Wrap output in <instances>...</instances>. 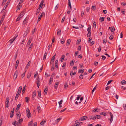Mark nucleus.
<instances>
[{
    "instance_id": "obj_28",
    "label": "nucleus",
    "mask_w": 126,
    "mask_h": 126,
    "mask_svg": "<svg viewBox=\"0 0 126 126\" xmlns=\"http://www.w3.org/2000/svg\"><path fill=\"white\" fill-rule=\"evenodd\" d=\"M115 30V28L113 26L111 28L110 31L111 32H112L114 31Z\"/></svg>"
},
{
    "instance_id": "obj_56",
    "label": "nucleus",
    "mask_w": 126,
    "mask_h": 126,
    "mask_svg": "<svg viewBox=\"0 0 126 126\" xmlns=\"http://www.w3.org/2000/svg\"><path fill=\"white\" fill-rule=\"evenodd\" d=\"M68 87V85L67 83H65L64 84V88L65 89H66V88H67Z\"/></svg>"
},
{
    "instance_id": "obj_1",
    "label": "nucleus",
    "mask_w": 126,
    "mask_h": 126,
    "mask_svg": "<svg viewBox=\"0 0 126 126\" xmlns=\"http://www.w3.org/2000/svg\"><path fill=\"white\" fill-rule=\"evenodd\" d=\"M18 36V34H16L15 35L12 39H11L9 41V43L12 44L13 42L15 41L16 38H17Z\"/></svg>"
},
{
    "instance_id": "obj_42",
    "label": "nucleus",
    "mask_w": 126,
    "mask_h": 126,
    "mask_svg": "<svg viewBox=\"0 0 126 126\" xmlns=\"http://www.w3.org/2000/svg\"><path fill=\"white\" fill-rule=\"evenodd\" d=\"M41 9H39V8H38L37 10V11H36V14L37 15L40 12V10Z\"/></svg>"
},
{
    "instance_id": "obj_20",
    "label": "nucleus",
    "mask_w": 126,
    "mask_h": 126,
    "mask_svg": "<svg viewBox=\"0 0 126 126\" xmlns=\"http://www.w3.org/2000/svg\"><path fill=\"white\" fill-rule=\"evenodd\" d=\"M36 92L35 90H34V91L33 92V93L32 96V98H34L36 95Z\"/></svg>"
},
{
    "instance_id": "obj_33",
    "label": "nucleus",
    "mask_w": 126,
    "mask_h": 126,
    "mask_svg": "<svg viewBox=\"0 0 126 126\" xmlns=\"http://www.w3.org/2000/svg\"><path fill=\"white\" fill-rule=\"evenodd\" d=\"M87 31L88 32L90 33V32H91V27H89L87 29Z\"/></svg>"
},
{
    "instance_id": "obj_31",
    "label": "nucleus",
    "mask_w": 126,
    "mask_h": 126,
    "mask_svg": "<svg viewBox=\"0 0 126 126\" xmlns=\"http://www.w3.org/2000/svg\"><path fill=\"white\" fill-rule=\"evenodd\" d=\"M18 123V122L16 121H15L14 122L12 123V124L15 126H16Z\"/></svg>"
},
{
    "instance_id": "obj_45",
    "label": "nucleus",
    "mask_w": 126,
    "mask_h": 126,
    "mask_svg": "<svg viewBox=\"0 0 126 126\" xmlns=\"http://www.w3.org/2000/svg\"><path fill=\"white\" fill-rule=\"evenodd\" d=\"M42 15H40V16L38 18V21H39L41 19V18L42 17Z\"/></svg>"
},
{
    "instance_id": "obj_6",
    "label": "nucleus",
    "mask_w": 126,
    "mask_h": 126,
    "mask_svg": "<svg viewBox=\"0 0 126 126\" xmlns=\"http://www.w3.org/2000/svg\"><path fill=\"white\" fill-rule=\"evenodd\" d=\"M18 74V72L16 71L15 72L13 77V78L14 80H15L17 78Z\"/></svg>"
},
{
    "instance_id": "obj_8",
    "label": "nucleus",
    "mask_w": 126,
    "mask_h": 126,
    "mask_svg": "<svg viewBox=\"0 0 126 126\" xmlns=\"http://www.w3.org/2000/svg\"><path fill=\"white\" fill-rule=\"evenodd\" d=\"M88 117L87 116H83L82 117L80 118L79 119V120L83 121L87 119Z\"/></svg>"
},
{
    "instance_id": "obj_5",
    "label": "nucleus",
    "mask_w": 126,
    "mask_h": 126,
    "mask_svg": "<svg viewBox=\"0 0 126 126\" xmlns=\"http://www.w3.org/2000/svg\"><path fill=\"white\" fill-rule=\"evenodd\" d=\"M27 116L28 118H29L31 117V114L30 113V111L29 109L27 110Z\"/></svg>"
},
{
    "instance_id": "obj_11",
    "label": "nucleus",
    "mask_w": 126,
    "mask_h": 126,
    "mask_svg": "<svg viewBox=\"0 0 126 126\" xmlns=\"http://www.w3.org/2000/svg\"><path fill=\"white\" fill-rule=\"evenodd\" d=\"M46 120L45 119L44 120H43L40 123V125L41 126H44V124L46 122Z\"/></svg>"
},
{
    "instance_id": "obj_25",
    "label": "nucleus",
    "mask_w": 126,
    "mask_h": 126,
    "mask_svg": "<svg viewBox=\"0 0 126 126\" xmlns=\"http://www.w3.org/2000/svg\"><path fill=\"white\" fill-rule=\"evenodd\" d=\"M121 84L122 85L126 84V81L125 80H122L121 81Z\"/></svg>"
},
{
    "instance_id": "obj_35",
    "label": "nucleus",
    "mask_w": 126,
    "mask_h": 126,
    "mask_svg": "<svg viewBox=\"0 0 126 126\" xmlns=\"http://www.w3.org/2000/svg\"><path fill=\"white\" fill-rule=\"evenodd\" d=\"M84 72V69H80L78 72L79 73H82Z\"/></svg>"
},
{
    "instance_id": "obj_10",
    "label": "nucleus",
    "mask_w": 126,
    "mask_h": 126,
    "mask_svg": "<svg viewBox=\"0 0 126 126\" xmlns=\"http://www.w3.org/2000/svg\"><path fill=\"white\" fill-rule=\"evenodd\" d=\"M43 3H44V1H43V0H42L40 2V3L39 5V8H39V9H41Z\"/></svg>"
},
{
    "instance_id": "obj_46",
    "label": "nucleus",
    "mask_w": 126,
    "mask_h": 126,
    "mask_svg": "<svg viewBox=\"0 0 126 126\" xmlns=\"http://www.w3.org/2000/svg\"><path fill=\"white\" fill-rule=\"evenodd\" d=\"M100 20L102 21L104 20V18L102 17H101L100 18Z\"/></svg>"
},
{
    "instance_id": "obj_23",
    "label": "nucleus",
    "mask_w": 126,
    "mask_h": 126,
    "mask_svg": "<svg viewBox=\"0 0 126 126\" xmlns=\"http://www.w3.org/2000/svg\"><path fill=\"white\" fill-rule=\"evenodd\" d=\"M65 57V55H63L61 57V58L60 59V60L61 62H62L63 61L64 58Z\"/></svg>"
},
{
    "instance_id": "obj_16",
    "label": "nucleus",
    "mask_w": 126,
    "mask_h": 126,
    "mask_svg": "<svg viewBox=\"0 0 126 126\" xmlns=\"http://www.w3.org/2000/svg\"><path fill=\"white\" fill-rule=\"evenodd\" d=\"M89 118L90 119L95 120L96 119V117L95 116H93L91 115L89 116Z\"/></svg>"
},
{
    "instance_id": "obj_51",
    "label": "nucleus",
    "mask_w": 126,
    "mask_h": 126,
    "mask_svg": "<svg viewBox=\"0 0 126 126\" xmlns=\"http://www.w3.org/2000/svg\"><path fill=\"white\" fill-rule=\"evenodd\" d=\"M21 105V104H18L17 107L16 109L18 110L20 108Z\"/></svg>"
},
{
    "instance_id": "obj_22",
    "label": "nucleus",
    "mask_w": 126,
    "mask_h": 126,
    "mask_svg": "<svg viewBox=\"0 0 126 126\" xmlns=\"http://www.w3.org/2000/svg\"><path fill=\"white\" fill-rule=\"evenodd\" d=\"M32 74L31 73V72H29L28 73L27 75V78L28 79L31 76Z\"/></svg>"
},
{
    "instance_id": "obj_12",
    "label": "nucleus",
    "mask_w": 126,
    "mask_h": 126,
    "mask_svg": "<svg viewBox=\"0 0 126 126\" xmlns=\"http://www.w3.org/2000/svg\"><path fill=\"white\" fill-rule=\"evenodd\" d=\"M108 112H107L103 111L100 113V114L101 115H103L104 116H106L108 113Z\"/></svg>"
},
{
    "instance_id": "obj_27",
    "label": "nucleus",
    "mask_w": 126,
    "mask_h": 126,
    "mask_svg": "<svg viewBox=\"0 0 126 126\" xmlns=\"http://www.w3.org/2000/svg\"><path fill=\"white\" fill-rule=\"evenodd\" d=\"M26 85H25L23 87V90L22 91V92L23 93H24V92H25V89H26Z\"/></svg>"
},
{
    "instance_id": "obj_54",
    "label": "nucleus",
    "mask_w": 126,
    "mask_h": 126,
    "mask_svg": "<svg viewBox=\"0 0 126 126\" xmlns=\"http://www.w3.org/2000/svg\"><path fill=\"white\" fill-rule=\"evenodd\" d=\"M113 38V35H111L109 37V38L110 40H111Z\"/></svg>"
},
{
    "instance_id": "obj_53",
    "label": "nucleus",
    "mask_w": 126,
    "mask_h": 126,
    "mask_svg": "<svg viewBox=\"0 0 126 126\" xmlns=\"http://www.w3.org/2000/svg\"><path fill=\"white\" fill-rule=\"evenodd\" d=\"M91 32H90V33L88 32V33L87 34V37H90L91 35Z\"/></svg>"
},
{
    "instance_id": "obj_26",
    "label": "nucleus",
    "mask_w": 126,
    "mask_h": 126,
    "mask_svg": "<svg viewBox=\"0 0 126 126\" xmlns=\"http://www.w3.org/2000/svg\"><path fill=\"white\" fill-rule=\"evenodd\" d=\"M16 115H17V118H20V116H21V114L19 112H18L17 113Z\"/></svg>"
},
{
    "instance_id": "obj_9",
    "label": "nucleus",
    "mask_w": 126,
    "mask_h": 126,
    "mask_svg": "<svg viewBox=\"0 0 126 126\" xmlns=\"http://www.w3.org/2000/svg\"><path fill=\"white\" fill-rule=\"evenodd\" d=\"M31 41L32 39L31 38H30L29 39V40L26 45V46L27 47H28L29 46Z\"/></svg>"
},
{
    "instance_id": "obj_32",
    "label": "nucleus",
    "mask_w": 126,
    "mask_h": 126,
    "mask_svg": "<svg viewBox=\"0 0 126 126\" xmlns=\"http://www.w3.org/2000/svg\"><path fill=\"white\" fill-rule=\"evenodd\" d=\"M76 74V72H74L73 73V71H71V72L70 73V75L71 76L72 75H75Z\"/></svg>"
},
{
    "instance_id": "obj_61",
    "label": "nucleus",
    "mask_w": 126,
    "mask_h": 126,
    "mask_svg": "<svg viewBox=\"0 0 126 126\" xmlns=\"http://www.w3.org/2000/svg\"><path fill=\"white\" fill-rule=\"evenodd\" d=\"M61 32V31L60 30H58V31L57 32V35H58L59 34L60 35V34H59V33Z\"/></svg>"
},
{
    "instance_id": "obj_43",
    "label": "nucleus",
    "mask_w": 126,
    "mask_h": 126,
    "mask_svg": "<svg viewBox=\"0 0 126 126\" xmlns=\"http://www.w3.org/2000/svg\"><path fill=\"white\" fill-rule=\"evenodd\" d=\"M23 119L22 118H21L19 119L18 121V123H20L22 122L23 121Z\"/></svg>"
},
{
    "instance_id": "obj_48",
    "label": "nucleus",
    "mask_w": 126,
    "mask_h": 126,
    "mask_svg": "<svg viewBox=\"0 0 126 126\" xmlns=\"http://www.w3.org/2000/svg\"><path fill=\"white\" fill-rule=\"evenodd\" d=\"M63 102V100H61L58 103L59 105H61V104Z\"/></svg>"
},
{
    "instance_id": "obj_37",
    "label": "nucleus",
    "mask_w": 126,
    "mask_h": 126,
    "mask_svg": "<svg viewBox=\"0 0 126 126\" xmlns=\"http://www.w3.org/2000/svg\"><path fill=\"white\" fill-rule=\"evenodd\" d=\"M71 42V41L70 40V39L68 40H67V45H69L70 43Z\"/></svg>"
},
{
    "instance_id": "obj_40",
    "label": "nucleus",
    "mask_w": 126,
    "mask_h": 126,
    "mask_svg": "<svg viewBox=\"0 0 126 126\" xmlns=\"http://www.w3.org/2000/svg\"><path fill=\"white\" fill-rule=\"evenodd\" d=\"M97 86V85H96V86L94 87V89L92 90V94H93V92H94V90L96 89Z\"/></svg>"
},
{
    "instance_id": "obj_36",
    "label": "nucleus",
    "mask_w": 126,
    "mask_h": 126,
    "mask_svg": "<svg viewBox=\"0 0 126 126\" xmlns=\"http://www.w3.org/2000/svg\"><path fill=\"white\" fill-rule=\"evenodd\" d=\"M22 17H21L20 16H19V15L18 16V17L16 19V21H18L21 18H22Z\"/></svg>"
},
{
    "instance_id": "obj_13",
    "label": "nucleus",
    "mask_w": 126,
    "mask_h": 126,
    "mask_svg": "<svg viewBox=\"0 0 126 126\" xmlns=\"http://www.w3.org/2000/svg\"><path fill=\"white\" fill-rule=\"evenodd\" d=\"M20 93L19 92H17L16 94V96L15 97V100H16L18 98V97L19 95H20V93Z\"/></svg>"
},
{
    "instance_id": "obj_50",
    "label": "nucleus",
    "mask_w": 126,
    "mask_h": 126,
    "mask_svg": "<svg viewBox=\"0 0 126 126\" xmlns=\"http://www.w3.org/2000/svg\"><path fill=\"white\" fill-rule=\"evenodd\" d=\"M81 122H80L79 124H77L75 125V126H80L81 125Z\"/></svg>"
},
{
    "instance_id": "obj_38",
    "label": "nucleus",
    "mask_w": 126,
    "mask_h": 126,
    "mask_svg": "<svg viewBox=\"0 0 126 126\" xmlns=\"http://www.w3.org/2000/svg\"><path fill=\"white\" fill-rule=\"evenodd\" d=\"M66 65V63H63V66L62 67V69H63L65 68V66Z\"/></svg>"
},
{
    "instance_id": "obj_57",
    "label": "nucleus",
    "mask_w": 126,
    "mask_h": 126,
    "mask_svg": "<svg viewBox=\"0 0 126 126\" xmlns=\"http://www.w3.org/2000/svg\"><path fill=\"white\" fill-rule=\"evenodd\" d=\"M95 7L94 6H92V9L93 10H94L95 9Z\"/></svg>"
},
{
    "instance_id": "obj_52",
    "label": "nucleus",
    "mask_w": 126,
    "mask_h": 126,
    "mask_svg": "<svg viewBox=\"0 0 126 126\" xmlns=\"http://www.w3.org/2000/svg\"><path fill=\"white\" fill-rule=\"evenodd\" d=\"M38 111V112L40 111L41 109V108L39 106H38L37 107Z\"/></svg>"
},
{
    "instance_id": "obj_21",
    "label": "nucleus",
    "mask_w": 126,
    "mask_h": 126,
    "mask_svg": "<svg viewBox=\"0 0 126 126\" xmlns=\"http://www.w3.org/2000/svg\"><path fill=\"white\" fill-rule=\"evenodd\" d=\"M41 95V91H39L38 93V98L39 99L40 98Z\"/></svg>"
},
{
    "instance_id": "obj_3",
    "label": "nucleus",
    "mask_w": 126,
    "mask_h": 126,
    "mask_svg": "<svg viewBox=\"0 0 126 126\" xmlns=\"http://www.w3.org/2000/svg\"><path fill=\"white\" fill-rule=\"evenodd\" d=\"M9 99L8 97H7L6 99V101L5 102V107L6 108H8V103L9 101Z\"/></svg>"
},
{
    "instance_id": "obj_58",
    "label": "nucleus",
    "mask_w": 126,
    "mask_h": 126,
    "mask_svg": "<svg viewBox=\"0 0 126 126\" xmlns=\"http://www.w3.org/2000/svg\"><path fill=\"white\" fill-rule=\"evenodd\" d=\"M65 16H64L63 17V18L62 20V21H61L62 23L63 22H64V20H65Z\"/></svg>"
},
{
    "instance_id": "obj_64",
    "label": "nucleus",
    "mask_w": 126,
    "mask_h": 126,
    "mask_svg": "<svg viewBox=\"0 0 126 126\" xmlns=\"http://www.w3.org/2000/svg\"><path fill=\"white\" fill-rule=\"evenodd\" d=\"M2 123V121L1 118L0 120V126H1Z\"/></svg>"
},
{
    "instance_id": "obj_49",
    "label": "nucleus",
    "mask_w": 126,
    "mask_h": 126,
    "mask_svg": "<svg viewBox=\"0 0 126 126\" xmlns=\"http://www.w3.org/2000/svg\"><path fill=\"white\" fill-rule=\"evenodd\" d=\"M26 72V71H25L24 73H23L21 75V77L22 78H23L25 76V72Z\"/></svg>"
},
{
    "instance_id": "obj_29",
    "label": "nucleus",
    "mask_w": 126,
    "mask_h": 126,
    "mask_svg": "<svg viewBox=\"0 0 126 126\" xmlns=\"http://www.w3.org/2000/svg\"><path fill=\"white\" fill-rule=\"evenodd\" d=\"M33 123L32 120L28 123V126H32Z\"/></svg>"
},
{
    "instance_id": "obj_2",
    "label": "nucleus",
    "mask_w": 126,
    "mask_h": 126,
    "mask_svg": "<svg viewBox=\"0 0 126 126\" xmlns=\"http://www.w3.org/2000/svg\"><path fill=\"white\" fill-rule=\"evenodd\" d=\"M109 114H110V119H109V120L110 121V123H111L112 122L113 119V114L112 113L110 112H108Z\"/></svg>"
},
{
    "instance_id": "obj_30",
    "label": "nucleus",
    "mask_w": 126,
    "mask_h": 126,
    "mask_svg": "<svg viewBox=\"0 0 126 126\" xmlns=\"http://www.w3.org/2000/svg\"><path fill=\"white\" fill-rule=\"evenodd\" d=\"M22 88V86H20L19 88L17 91L18 92L21 93V91Z\"/></svg>"
},
{
    "instance_id": "obj_34",
    "label": "nucleus",
    "mask_w": 126,
    "mask_h": 126,
    "mask_svg": "<svg viewBox=\"0 0 126 126\" xmlns=\"http://www.w3.org/2000/svg\"><path fill=\"white\" fill-rule=\"evenodd\" d=\"M93 27L95 29L96 28V23L95 21H93Z\"/></svg>"
},
{
    "instance_id": "obj_18",
    "label": "nucleus",
    "mask_w": 126,
    "mask_h": 126,
    "mask_svg": "<svg viewBox=\"0 0 126 126\" xmlns=\"http://www.w3.org/2000/svg\"><path fill=\"white\" fill-rule=\"evenodd\" d=\"M48 91V89L47 87L46 88L45 87V89L44 90V94L46 95L47 94V92Z\"/></svg>"
},
{
    "instance_id": "obj_60",
    "label": "nucleus",
    "mask_w": 126,
    "mask_h": 126,
    "mask_svg": "<svg viewBox=\"0 0 126 126\" xmlns=\"http://www.w3.org/2000/svg\"><path fill=\"white\" fill-rule=\"evenodd\" d=\"M27 32H25L24 33V34H23V36L24 37H25L27 35Z\"/></svg>"
},
{
    "instance_id": "obj_44",
    "label": "nucleus",
    "mask_w": 126,
    "mask_h": 126,
    "mask_svg": "<svg viewBox=\"0 0 126 126\" xmlns=\"http://www.w3.org/2000/svg\"><path fill=\"white\" fill-rule=\"evenodd\" d=\"M37 79L36 83H39V82H40V79H39V77H38L37 78Z\"/></svg>"
},
{
    "instance_id": "obj_55",
    "label": "nucleus",
    "mask_w": 126,
    "mask_h": 126,
    "mask_svg": "<svg viewBox=\"0 0 126 126\" xmlns=\"http://www.w3.org/2000/svg\"><path fill=\"white\" fill-rule=\"evenodd\" d=\"M61 119H62L61 118H60V117L59 118L57 119V120H56V121H57V122H58L60 120H61Z\"/></svg>"
},
{
    "instance_id": "obj_7",
    "label": "nucleus",
    "mask_w": 126,
    "mask_h": 126,
    "mask_svg": "<svg viewBox=\"0 0 126 126\" xmlns=\"http://www.w3.org/2000/svg\"><path fill=\"white\" fill-rule=\"evenodd\" d=\"M59 84V82L56 81L55 82L54 86V88L55 89H57L58 88V85Z\"/></svg>"
},
{
    "instance_id": "obj_63",
    "label": "nucleus",
    "mask_w": 126,
    "mask_h": 126,
    "mask_svg": "<svg viewBox=\"0 0 126 126\" xmlns=\"http://www.w3.org/2000/svg\"><path fill=\"white\" fill-rule=\"evenodd\" d=\"M74 61H73V60L72 61L70 62V65H72L74 64Z\"/></svg>"
},
{
    "instance_id": "obj_24",
    "label": "nucleus",
    "mask_w": 126,
    "mask_h": 126,
    "mask_svg": "<svg viewBox=\"0 0 126 126\" xmlns=\"http://www.w3.org/2000/svg\"><path fill=\"white\" fill-rule=\"evenodd\" d=\"M53 81V78L50 77V78L49 81V85H50L52 82Z\"/></svg>"
},
{
    "instance_id": "obj_17",
    "label": "nucleus",
    "mask_w": 126,
    "mask_h": 126,
    "mask_svg": "<svg viewBox=\"0 0 126 126\" xmlns=\"http://www.w3.org/2000/svg\"><path fill=\"white\" fill-rule=\"evenodd\" d=\"M68 6L70 8V10H71L72 9V8L71 7L70 0H68Z\"/></svg>"
},
{
    "instance_id": "obj_62",
    "label": "nucleus",
    "mask_w": 126,
    "mask_h": 126,
    "mask_svg": "<svg viewBox=\"0 0 126 126\" xmlns=\"http://www.w3.org/2000/svg\"><path fill=\"white\" fill-rule=\"evenodd\" d=\"M25 98V101L27 103L28 102V98L27 97H26Z\"/></svg>"
},
{
    "instance_id": "obj_15",
    "label": "nucleus",
    "mask_w": 126,
    "mask_h": 126,
    "mask_svg": "<svg viewBox=\"0 0 126 126\" xmlns=\"http://www.w3.org/2000/svg\"><path fill=\"white\" fill-rule=\"evenodd\" d=\"M31 62L30 61H29L28 62V64L26 65V67L25 68V69H28V68H29L30 65V63H31Z\"/></svg>"
},
{
    "instance_id": "obj_41",
    "label": "nucleus",
    "mask_w": 126,
    "mask_h": 126,
    "mask_svg": "<svg viewBox=\"0 0 126 126\" xmlns=\"http://www.w3.org/2000/svg\"><path fill=\"white\" fill-rule=\"evenodd\" d=\"M47 55V53H46V52H45V53L44 54L43 60H45L46 59Z\"/></svg>"
},
{
    "instance_id": "obj_59",
    "label": "nucleus",
    "mask_w": 126,
    "mask_h": 126,
    "mask_svg": "<svg viewBox=\"0 0 126 126\" xmlns=\"http://www.w3.org/2000/svg\"><path fill=\"white\" fill-rule=\"evenodd\" d=\"M54 68H55L54 65V64H53L51 67V70L53 71L54 70Z\"/></svg>"
},
{
    "instance_id": "obj_19",
    "label": "nucleus",
    "mask_w": 126,
    "mask_h": 126,
    "mask_svg": "<svg viewBox=\"0 0 126 126\" xmlns=\"http://www.w3.org/2000/svg\"><path fill=\"white\" fill-rule=\"evenodd\" d=\"M10 2H8L7 3H6L5 5L4 6V7H3V10H4L6 9V7L8 6L9 4V3Z\"/></svg>"
},
{
    "instance_id": "obj_4",
    "label": "nucleus",
    "mask_w": 126,
    "mask_h": 126,
    "mask_svg": "<svg viewBox=\"0 0 126 126\" xmlns=\"http://www.w3.org/2000/svg\"><path fill=\"white\" fill-rule=\"evenodd\" d=\"M28 20V18H26L24 20L23 22V26L24 27L27 24V21Z\"/></svg>"
},
{
    "instance_id": "obj_39",
    "label": "nucleus",
    "mask_w": 126,
    "mask_h": 126,
    "mask_svg": "<svg viewBox=\"0 0 126 126\" xmlns=\"http://www.w3.org/2000/svg\"><path fill=\"white\" fill-rule=\"evenodd\" d=\"M58 64L55 63V69H57L58 68Z\"/></svg>"
},
{
    "instance_id": "obj_14",
    "label": "nucleus",
    "mask_w": 126,
    "mask_h": 126,
    "mask_svg": "<svg viewBox=\"0 0 126 126\" xmlns=\"http://www.w3.org/2000/svg\"><path fill=\"white\" fill-rule=\"evenodd\" d=\"M25 11H22L19 14V15L20 16H21V17H22L23 16L25 13Z\"/></svg>"
},
{
    "instance_id": "obj_47",
    "label": "nucleus",
    "mask_w": 126,
    "mask_h": 126,
    "mask_svg": "<svg viewBox=\"0 0 126 126\" xmlns=\"http://www.w3.org/2000/svg\"><path fill=\"white\" fill-rule=\"evenodd\" d=\"M83 76L82 75H80L79 76V78L80 79H82L83 78Z\"/></svg>"
}]
</instances>
